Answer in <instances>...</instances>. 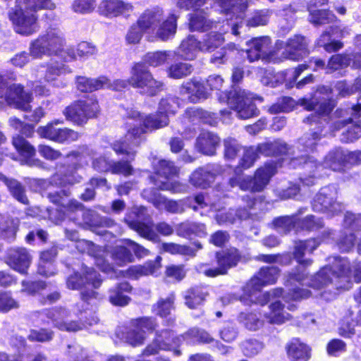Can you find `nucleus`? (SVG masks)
<instances>
[{
	"label": "nucleus",
	"instance_id": "obj_1",
	"mask_svg": "<svg viewBox=\"0 0 361 361\" xmlns=\"http://www.w3.org/2000/svg\"><path fill=\"white\" fill-rule=\"evenodd\" d=\"M179 104L174 97L162 99L159 102V111L156 114L147 116L141 115L138 111L130 109L127 112L128 118L133 119L135 123H129L123 142H116L113 145L114 150L117 154H126L133 157L135 152L134 147L138 146L143 140V135L148 130L160 128L169 124V115L175 114Z\"/></svg>",
	"mask_w": 361,
	"mask_h": 361
},
{
	"label": "nucleus",
	"instance_id": "obj_2",
	"mask_svg": "<svg viewBox=\"0 0 361 361\" xmlns=\"http://www.w3.org/2000/svg\"><path fill=\"white\" fill-rule=\"evenodd\" d=\"M355 282L361 281V262L350 265L344 258L335 257L333 266H325L308 283V286L320 289L331 285L336 290H348L351 287V277Z\"/></svg>",
	"mask_w": 361,
	"mask_h": 361
},
{
	"label": "nucleus",
	"instance_id": "obj_3",
	"mask_svg": "<svg viewBox=\"0 0 361 361\" xmlns=\"http://www.w3.org/2000/svg\"><path fill=\"white\" fill-rule=\"evenodd\" d=\"M178 17L175 11L165 17L161 8L154 7L145 10L140 15L137 25L149 35L150 41H166L176 34Z\"/></svg>",
	"mask_w": 361,
	"mask_h": 361
},
{
	"label": "nucleus",
	"instance_id": "obj_4",
	"mask_svg": "<svg viewBox=\"0 0 361 361\" xmlns=\"http://www.w3.org/2000/svg\"><path fill=\"white\" fill-rule=\"evenodd\" d=\"M51 0H25L24 8H16L9 13V18L16 31L23 35H30L38 30L37 17L33 13L41 8L53 9Z\"/></svg>",
	"mask_w": 361,
	"mask_h": 361
},
{
	"label": "nucleus",
	"instance_id": "obj_5",
	"mask_svg": "<svg viewBox=\"0 0 361 361\" xmlns=\"http://www.w3.org/2000/svg\"><path fill=\"white\" fill-rule=\"evenodd\" d=\"M321 132L322 129H319L318 131L307 133L299 139L297 147L292 150L289 162L291 167L297 168L303 165L307 171L312 173L320 166L317 160L307 154L316 149L321 139Z\"/></svg>",
	"mask_w": 361,
	"mask_h": 361
},
{
	"label": "nucleus",
	"instance_id": "obj_6",
	"mask_svg": "<svg viewBox=\"0 0 361 361\" xmlns=\"http://www.w3.org/2000/svg\"><path fill=\"white\" fill-rule=\"evenodd\" d=\"M276 169L273 163H268L259 168L253 177L235 174L229 179L231 188L239 187L242 190L252 192H262L269 183L271 178L276 173Z\"/></svg>",
	"mask_w": 361,
	"mask_h": 361
},
{
	"label": "nucleus",
	"instance_id": "obj_7",
	"mask_svg": "<svg viewBox=\"0 0 361 361\" xmlns=\"http://www.w3.org/2000/svg\"><path fill=\"white\" fill-rule=\"evenodd\" d=\"M65 44L66 40L62 32L57 28H51L31 42L30 54L36 58L43 55L63 56Z\"/></svg>",
	"mask_w": 361,
	"mask_h": 361
},
{
	"label": "nucleus",
	"instance_id": "obj_8",
	"mask_svg": "<svg viewBox=\"0 0 361 361\" xmlns=\"http://www.w3.org/2000/svg\"><path fill=\"white\" fill-rule=\"evenodd\" d=\"M219 100L221 102L227 103L236 111L240 118L247 119L258 114V110L252 102V97L245 90L235 88L228 93L221 92L219 96Z\"/></svg>",
	"mask_w": 361,
	"mask_h": 361
},
{
	"label": "nucleus",
	"instance_id": "obj_9",
	"mask_svg": "<svg viewBox=\"0 0 361 361\" xmlns=\"http://www.w3.org/2000/svg\"><path fill=\"white\" fill-rule=\"evenodd\" d=\"M129 85L148 96H154L162 89L163 83L154 78L147 67L142 63H135L131 68Z\"/></svg>",
	"mask_w": 361,
	"mask_h": 361
},
{
	"label": "nucleus",
	"instance_id": "obj_10",
	"mask_svg": "<svg viewBox=\"0 0 361 361\" xmlns=\"http://www.w3.org/2000/svg\"><path fill=\"white\" fill-rule=\"evenodd\" d=\"M0 97H4L7 103L16 109L30 111L32 94L24 90L20 84H11L7 76L0 75Z\"/></svg>",
	"mask_w": 361,
	"mask_h": 361
},
{
	"label": "nucleus",
	"instance_id": "obj_11",
	"mask_svg": "<svg viewBox=\"0 0 361 361\" xmlns=\"http://www.w3.org/2000/svg\"><path fill=\"white\" fill-rule=\"evenodd\" d=\"M154 169L157 175L164 177L166 181H157L155 185L162 190H169L172 192H183L186 190V186L176 181H171L169 178L177 176L179 169L173 163L167 160H159L154 165Z\"/></svg>",
	"mask_w": 361,
	"mask_h": 361
},
{
	"label": "nucleus",
	"instance_id": "obj_12",
	"mask_svg": "<svg viewBox=\"0 0 361 361\" xmlns=\"http://www.w3.org/2000/svg\"><path fill=\"white\" fill-rule=\"evenodd\" d=\"M307 45V40L301 35H294L286 42L281 40L276 42L277 49H284L282 58L293 61H299L308 54Z\"/></svg>",
	"mask_w": 361,
	"mask_h": 361
},
{
	"label": "nucleus",
	"instance_id": "obj_13",
	"mask_svg": "<svg viewBox=\"0 0 361 361\" xmlns=\"http://www.w3.org/2000/svg\"><path fill=\"white\" fill-rule=\"evenodd\" d=\"M336 189L329 185L321 188L312 202V208L320 212H331L333 214L341 211L342 206L336 202Z\"/></svg>",
	"mask_w": 361,
	"mask_h": 361
},
{
	"label": "nucleus",
	"instance_id": "obj_14",
	"mask_svg": "<svg viewBox=\"0 0 361 361\" xmlns=\"http://www.w3.org/2000/svg\"><path fill=\"white\" fill-rule=\"evenodd\" d=\"M42 316H46L54 326L61 331L75 332L82 329V324L68 319L70 312L65 308L59 307L46 310L42 313Z\"/></svg>",
	"mask_w": 361,
	"mask_h": 361
},
{
	"label": "nucleus",
	"instance_id": "obj_15",
	"mask_svg": "<svg viewBox=\"0 0 361 361\" xmlns=\"http://www.w3.org/2000/svg\"><path fill=\"white\" fill-rule=\"evenodd\" d=\"M218 267L206 269L204 273L208 277H216L219 275H224L227 270L237 265L240 259L238 250L231 248L228 250L219 252L216 255Z\"/></svg>",
	"mask_w": 361,
	"mask_h": 361
},
{
	"label": "nucleus",
	"instance_id": "obj_16",
	"mask_svg": "<svg viewBox=\"0 0 361 361\" xmlns=\"http://www.w3.org/2000/svg\"><path fill=\"white\" fill-rule=\"evenodd\" d=\"M231 18H227L226 20H223L224 25L220 27V32H211L205 35L204 38L201 42V51H213L217 47L221 46L224 42V38L223 37V32L228 31V27L225 28V25L231 26L232 33L235 35L239 34L238 29L241 27L243 20L237 21L236 23H230Z\"/></svg>",
	"mask_w": 361,
	"mask_h": 361
},
{
	"label": "nucleus",
	"instance_id": "obj_17",
	"mask_svg": "<svg viewBox=\"0 0 361 361\" xmlns=\"http://www.w3.org/2000/svg\"><path fill=\"white\" fill-rule=\"evenodd\" d=\"M279 276V269L276 267H266L253 276L246 284L245 290L250 294L261 291L264 286L274 283Z\"/></svg>",
	"mask_w": 361,
	"mask_h": 361
},
{
	"label": "nucleus",
	"instance_id": "obj_18",
	"mask_svg": "<svg viewBox=\"0 0 361 361\" xmlns=\"http://www.w3.org/2000/svg\"><path fill=\"white\" fill-rule=\"evenodd\" d=\"M37 133L41 137L59 143L75 141L79 137L77 132L68 128H57L54 123L39 127Z\"/></svg>",
	"mask_w": 361,
	"mask_h": 361
},
{
	"label": "nucleus",
	"instance_id": "obj_19",
	"mask_svg": "<svg viewBox=\"0 0 361 361\" xmlns=\"http://www.w3.org/2000/svg\"><path fill=\"white\" fill-rule=\"evenodd\" d=\"M180 341V338H173V334L170 331L165 330L157 335L154 341L149 344L145 350L144 354L151 355L157 354L159 350H171L176 355L180 354V350L173 349V345H176Z\"/></svg>",
	"mask_w": 361,
	"mask_h": 361
},
{
	"label": "nucleus",
	"instance_id": "obj_20",
	"mask_svg": "<svg viewBox=\"0 0 361 361\" xmlns=\"http://www.w3.org/2000/svg\"><path fill=\"white\" fill-rule=\"evenodd\" d=\"M133 9L131 4L122 0H102L97 7L99 14L108 18L129 15Z\"/></svg>",
	"mask_w": 361,
	"mask_h": 361
},
{
	"label": "nucleus",
	"instance_id": "obj_21",
	"mask_svg": "<svg viewBox=\"0 0 361 361\" xmlns=\"http://www.w3.org/2000/svg\"><path fill=\"white\" fill-rule=\"evenodd\" d=\"M101 283L99 275L92 268H85L82 276L75 273L70 276L66 281L67 287L72 290L82 288L86 284H92L94 288H97Z\"/></svg>",
	"mask_w": 361,
	"mask_h": 361
},
{
	"label": "nucleus",
	"instance_id": "obj_22",
	"mask_svg": "<svg viewBox=\"0 0 361 361\" xmlns=\"http://www.w3.org/2000/svg\"><path fill=\"white\" fill-rule=\"evenodd\" d=\"M195 12L190 17L189 27L191 30L204 32L211 29L217 28L221 23L220 20L209 19L203 9H194Z\"/></svg>",
	"mask_w": 361,
	"mask_h": 361
},
{
	"label": "nucleus",
	"instance_id": "obj_23",
	"mask_svg": "<svg viewBox=\"0 0 361 361\" xmlns=\"http://www.w3.org/2000/svg\"><path fill=\"white\" fill-rule=\"evenodd\" d=\"M39 186V190L43 197H46L52 203L57 205H64L66 198L69 197L71 192L68 190H60L55 191L53 190L54 185L51 182L46 180H35Z\"/></svg>",
	"mask_w": 361,
	"mask_h": 361
},
{
	"label": "nucleus",
	"instance_id": "obj_24",
	"mask_svg": "<svg viewBox=\"0 0 361 361\" xmlns=\"http://www.w3.org/2000/svg\"><path fill=\"white\" fill-rule=\"evenodd\" d=\"M180 92L182 95H187V98L193 103L200 99H205L209 95V92L204 83L196 79H193L180 87Z\"/></svg>",
	"mask_w": 361,
	"mask_h": 361
},
{
	"label": "nucleus",
	"instance_id": "obj_25",
	"mask_svg": "<svg viewBox=\"0 0 361 361\" xmlns=\"http://www.w3.org/2000/svg\"><path fill=\"white\" fill-rule=\"evenodd\" d=\"M8 260L12 269L25 274L31 263V256L25 248H16L10 251Z\"/></svg>",
	"mask_w": 361,
	"mask_h": 361
},
{
	"label": "nucleus",
	"instance_id": "obj_26",
	"mask_svg": "<svg viewBox=\"0 0 361 361\" xmlns=\"http://www.w3.org/2000/svg\"><path fill=\"white\" fill-rule=\"evenodd\" d=\"M152 201L154 205L159 209H166L171 213H183L185 211V207H191L193 210L197 211V207L192 206L191 204L189 203V199L173 201L159 195L155 197Z\"/></svg>",
	"mask_w": 361,
	"mask_h": 361
},
{
	"label": "nucleus",
	"instance_id": "obj_27",
	"mask_svg": "<svg viewBox=\"0 0 361 361\" xmlns=\"http://www.w3.org/2000/svg\"><path fill=\"white\" fill-rule=\"evenodd\" d=\"M271 39L268 37H263L252 39L249 43L250 48L246 51L247 57L250 62H254L260 57L267 54Z\"/></svg>",
	"mask_w": 361,
	"mask_h": 361
},
{
	"label": "nucleus",
	"instance_id": "obj_28",
	"mask_svg": "<svg viewBox=\"0 0 361 361\" xmlns=\"http://www.w3.org/2000/svg\"><path fill=\"white\" fill-rule=\"evenodd\" d=\"M219 141V137L214 133L202 132L197 138L196 148L204 154L213 155L215 154Z\"/></svg>",
	"mask_w": 361,
	"mask_h": 361
},
{
	"label": "nucleus",
	"instance_id": "obj_29",
	"mask_svg": "<svg viewBox=\"0 0 361 361\" xmlns=\"http://www.w3.org/2000/svg\"><path fill=\"white\" fill-rule=\"evenodd\" d=\"M319 245V243L315 239H310L305 241H299L295 243L294 258L302 267H308L312 264L309 259H304L305 253L312 252Z\"/></svg>",
	"mask_w": 361,
	"mask_h": 361
},
{
	"label": "nucleus",
	"instance_id": "obj_30",
	"mask_svg": "<svg viewBox=\"0 0 361 361\" xmlns=\"http://www.w3.org/2000/svg\"><path fill=\"white\" fill-rule=\"evenodd\" d=\"M298 103L307 111L316 110L319 116H325L333 109L334 106L330 101H321L315 97L302 98Z\"/></svg>",
	"mask_w": 361,
	"mask_h": 361
},
{
	"label": "nucleus",
	"instance_id": "obj_31",
	"mask_svg": "<svg viewBox=\"0 0 361 361\" xmlns=\"http://www.w3.org/2000/svg\"><path fill=\"white\" fill-rule=\"evenodd\" d=\"M109 85V80L104 76L95 79L79 76L76 80L77 88L84 92H93Z\"/></svg>",
	"mask_w": 361,
	"mask_h": 361
},
{
	"label": "nucleus",
	"instance_id": "obj_32",
	"mask_svg": "<svg viewBox=\"0 0 361 361\" xmlns=\"http://www.w3.org/2000/svg\"><path fill=\"white\" fill-rule=\"evenodd\" d=\"M323 164L324 167L334 171L341 170L347 165L346 151L338 148L329 152L325 157Z\"/></svg>",
	"mask_w": 361,
	"mask_h": 361
},
{
	"label": "nucleus",
	"instance_id": "obj_33",
	"mask_svg": "<svg viewBox=\"0 0 361 361\" xmlns=\"http://www.w3.org/2000/svg\"><path fill=\"white\" fill-rule=\"evenodd\" d=\"M288 356L294 361H307L310 349L298 339L293 340L286 347Z\"/></svg>",
	"mask_w": 361,
	"mask_h": 361
},
{
	"label": "nucleus",
	"instance_id": "obj_34",
	"mask_svg": "<svg viewBox=\"0 0 361 361\" xmlns=\"http://www.w3.org/2000/svg\"><path fill=\"white\" fill-rule=\"evenodd\" d=\"M216 173L208 168H199L190 178V183L197 188H205L215 179Z\"/></svg>",
	"mask_w": 361,
	"mask_h": 361
},
{
	"label": "nucleus",
	"instance_id": "obj_35",
	"mask_svg": "<svg viewBox=\"0 0 361 361\" xmlns=\"http://www.w3.org/2000/svg\"><path fill=\"white\" fill-rule=\"evenodd\" d=\"M270 311L264 314V317L270 324H281L290 319V314L284 310V307L279 301L271 303Z\"/></svg>",
	"mask_w": 361,
	"mask_h": 361
},
{
	"label": "nucleus",
	"instance_id": "obj_36",
	"mask_svg": "<svg viewBox=\"0 0 361 361\" xmlns=\"http://www.w3.org/2000/svg\"><path fill=\"white\" fill-rule=\"evenodd\" d=\"M132 287L127 282L119 283L111 289L109 293V301L116 306H125L128 304L130 298L123 295V292H130Z\"/></svg>",
	"mask_w": 361,
	"mask_h": 361
},
{
	"label": "nucleus",
	"instance_id": "obj_37",
	"mask_svg": "<svg viewBox=\"0 0 361 361\" xmlns=\"http://www.w3.org/2000/svg\"><path fill=\"white\" fill-rule=\"evenodd\" d=\"M198 51H201V42L197 41L194 36L190 35L183 40L178 51L182 57L186 59H192Z\"/></svg>",
	"mask_w": 361,
	"mask_h": 361
},
{
	"label": "nucleus",
	"instance_id": "obj_38",
	"mask_svg": "<svg viewBox=\"0 0 361 361\" xmlns=\"http://www.w3.org/2000/svg\"><path fill=\"white\" fill-rule=\"evenodd\" d=\"M208 294L204 288H192L187 291L185 295V303L190 309L196 308L205 300Z\"/></svg>",
	"mask_w": 361,
	"mask_h": 361
},
{
	"label": "nucleus",
	"instance_id": "obj_39",
	"mask_svg": "<svg viewBox=\"0 0 361 361\" xmlns=\"http://www.w3.org/2000/svg\"><path fill=\"white\" fill-rule=\"evenodd\" d=\"M0 181L7 186L12 195L18 201L23 204H28V199L25 194V188L18 180L9 179L0 173Z\"/></svg>",
	"mask_w": 361,
	"mask_h": 361
},
{
	"label": "nucleus",
	"instance_id": "obj_40",
	"mask_svg": "<svg viewBox=\"0 0 361 361\" xmlns=\"http://www.w3.org/2000/svg\"><path fill=\"white\" fill-rule=\"evenodd\" d=\"M130 228L137 231L141 236L152 241L158 240V235L154 232L151 225L142 223L139 220L133 221L128 219H126Z\"/></svg>",
	"mask_w": 361,
	"mask_h": 361
},
{
	"label": "nucleus",
	"instance_id": "obj_41",
	"mask_svg": "<svg viewBox=\"0 0 361 361\" xmlns=\"http://www.w3.org/2000/svg\"><path fill=\"white\" fill-rule=\"evenodd\" d=\"M160 260L161 257H158L155 262H149L143 266L131 267L128 269V274L135 279L153 274L160 267Z\"/></svg>",
	"mask_w": 361,
	"mask_h": 361
},
{
	"label": "nucleus",
	"instance_id": "obj_42",
	"mask_svg": "<svg viewBox=\"0 0 361 361\" xmlns=\"http://www.w3.org/2000/svg\"><path fill=\"white\" fill-rule=\"evenodd\" d=\"M282 289L275 288L264 293H260V291H258L253 294H250L247 291L245 290V287L244 288L245 295L247 297L248 300L252 303L259 304L261 305L267 304L271 300V298L280 297L282 295Z\"/></svg>",
	"mask_w": 361,
	"mask_h": 361
},
{
	"label": "nucleus",
	"instance_id": "obj_43",
	"mask_svg": "<svg viewBox=\"0 0 361 361\" xmlns=\"http://www.w3.org/2000/svg\"><path fill=\"white\" fill-rule=\"evenodd\" d=\"M175 296L171 294L166 298H160L153 306L152 311L161 317H166L174 309Z\"/></svg>",
	"mask_w": 361,
	"mask_h": 361
},
{
	"label": "nucleus",
	"instance_id": "obj_44",
	"mask_svg": "<svg viewBox=\"0 0 361 361\" xmlns=\"http://www.w3.org/2000/svg\"><path fill=\"white\" fill-rule=\"evenodd\" d=\"M96 52L95 46L87 42H82L78 44L75 50L74 49H67L66 54L70 59H76L77 56L80 58L89 57Z\"/></svg>",
	"mask_w": 361,
	"mask_h": 361
},
{
	"label": "nucleus",
	"instance_id": "obj_45",
	"mask_svg": "<svg viewBox=\"0 0 361 361\" xmlns=\"http://www.w3.org/2000/svg\"><path fill=\"white\" fill-rule=\"evenodd\" d=\"M82 101H79L71 106L67 107L64 111V114L67 119L78 125H81L86 122V116L85 114L82 112Z\"/></svg>",
	"mask_w": 361,
	"mask_h": 361
},
{
	"label": "nucleus",
	"instance_id": "obj_46",
	"mask_svg": "<svg viewBox=\"0 0 361 361\" xmlns=\"http://www.w3.org/2000/svg\"><path fill=\"white\" fill-rule=\"evenodd\" d=\"M309 11L310 14V21L316 25L329 23L336 19V16L329 11L313 10L310 8Z\"/></svg>",
	"mask_w": 361,
	"mask_h": 361
},
{
	"label": "nucleus",
	"instance_id": "obj_47",
	"mask_svg": "<svg viewBox=\"0 0 361 361\" xmlns=\"http://www.w3.org/2000/svg\"><path fill=\"white\" fill-rule=\"evenodd\" d=\"M56 255V250L51 249L49 250L44 251L41 253L40 259L41 262L39 266L38 272L40 275L44 276H50L54 273L49 271L47 269H50L51 267V262L54 260Z\"/></svg>",
	"mask_w": 361,
	"mask_h": 361
},
{
	"label": "nucleus",
	"instance_id": "obj_48",
	"mask_svg": "<svg viewBox=\"0 0 361 361\" xmlns=\"http://www.w3.org/2000/svg\"><path fill=\"white\" fill-rule=\"evenodd\" d=\"M192 71V66L188 63L179 62L172 64L167 70L168 76L179 79L190 75Z\"/></svg>",
	"mask_w": 361,
	"mask_h": 361
},
{
	"label": "nucleus",
	"instance_id": "obj_49",
	"mask_svg": "<svg viewBox=\"0 0 361 361\" xmlns=\"http://www.w3.org/2000/svg\"><path fill=\"white\" fill-rule=\"evenodd\" d=\"M13 145L23 157L32 158L35 155V149L25 138L18 135L13 139Z\"/></svg>",
	"mask_w": 361,
	"mask_h": 361
},
{
	"label": "nucleus",
	"instance_id": "obj_50",
	"mask_svg": "<svg viewBox=\"0 0 361 361\" xmlns=\"http://www.w3.org/2000/svg\"><path fill=\"white\" fill-rule=\"evenodd\" d=\"M238 322L246 329L255 331L262 326V322L257 314L252 312H241L238 317Z\"/></svg>",
	"mask_w": 361,
	"mask_h": 361
},
{
	"label": "nucleus",
	"instance_id": "obj_51",
	"mask_svg": "<svg viewBox=\"0 0 361 361\" xmlns=\"http://www.w3.org/2000/svg\"><path fill=\"white\" fill-rule=\"evenodd\" d=\"M169 56L165 51L149 52L144 56V61L151 66L157 67L165 63Z\"/></svg>",
	"mask_w": 361,
	"mask_h": 361
},
{
	"label": "nucleus",
	"instance_id": "obj_52",
	"mask_svg": "<svg viewBox=\"0 0 361 361\" xmlns=\"http://www.w3.org/2000/svg\"><path fill=\"white\" fill-rule=\"evenodd\" d=\"M273 224L278 232L286 233L290 231L298 222L295 216H281L276 219Z\"/></svg>",
	"mask_w": 361,
	"mask_h": 361
},
{
	"label": "nucleus",
	"instance_id": "obj_53",
	"mask_svg": "<svg viewBox=\"0 0 361 361\" xmlns=\"http://www.w3.org/2000/svg\"><path fill=\"white\" fill-rule=\"evenodd\" d=\"M111 255L118 265L131 262L133 259L130 251L124 246L115 247L111 252Z\"/></svg>",
	"mask_w": 361,
	"mask_h": 361
},
{
	"label": "nucleus",
	"instance_id": "obj_54",
	"mask_svg": "<svg viewBox=\"0 0 361 361\" xmlns=\"http://www.w3.org/2000/svg\"><path fill=\"white\" fill-rule=\"evenodd\" d=\"M224 157L227 159L232 160L235 158L238 153L241 149V146L238 141L233 138H227L224 140Z\"/></svg>",
	"mask_w": 361,
	"mask_h": 361
},
{
	"label": "nucleus",
	"instance_id": "obj_55",
	"mask_svg": "<svg viewBox=\"0 0 361 361\" xmlns=\"http://www.w3.org/2000/svg\"><path fill=\"white\" fill-rule=\"evenodd\" d=\"M161 249L171 254H181L192 256L195 255V251L191 247L176 243H163L161 245Z\"/></svg>",
	"mask_w": 361,
	"mask_h": 361
},
{
	"label": "nucleus",
	"instance_id": "obj_56",
	"mask_svg": "<svg viewBox=\"0 0 361 361\" xmlns=\"http://www.w3.org/2000/svg\"><path fill=\"white\" fill-rule=\"evenodd\" d=\"M295 105L294 100L288 97L281 98L277 103L273 104L269 108V111L272 114H277L279 112H288L291 111Z\"/></svg>",
	"mask_w": 361,
	"mask_h": 361
},
{
	"label": "nucleus",
	"instance_id": "obj_57",
	"mask_svg": "<svg viewBox=\"0 0 361 361\" xmlns=\"http://www.w3.org/2000/svg\"><path fill=\"white\" fill-rule=\"evenodd\" d=\"M19 307L18 302L8 292H0V312H7Z\"/></svg>",
	"mask_w": 361,
	"mask_h": 361
},
{
	"label": "nucleus",
	"instance_id": "obj_58",
	"mask_svg": "<svg viewBox=\"0 0 361 361\" xmlns=\"http://www.w3.org/2000/svg\"><path fill=\"white\" fill-rule=\"evenodd\" d=\"M350 63V59L346 55L336 54L331 57L329 61L326 68L329 71H334L341 68L348 66Z\"/></svg>",
	"mask_w": 361,
	"mask_h": 361
},
{
	"label": "nucleus",
	"instance_id": "obj_59",
	"mask_svg": "<svg viewBox=\"0 0 361 361\" xmlns=\"http://www.w3.org/2000/svg\"><path fill=\"white\" fill-rule=\"evenodd\" d=\"M257 157V149L255 147H250L245 150L239 162V166L243 169H247L253 165Z\"/></svg>",
	"mask_w": 361,
	"mask_h": 361
},
{
	"label": "nucleus",
	"instance_id": "obj_60",
	"mask_svg": "<svg viewBox=\"0 0 361 361\" xmlns=\"http://www.w3.org/2000/svg\"><path fill=\"white\" fill-rule=\"evenodd\" d=\"M262 348V343L257 340H247L242 343L243 352L244 355L247 357L256 355Z\"/></svg>",
	"mask_w": 361,
	"mask_h": 361
},
{
	"label": "nucleus",
	"instance_id": "obj_61",
	"mask_svg": "<svg viewBox=\"0 0 361 361\" xmlns=\"http://www.w3.org/2000/svg\"><path fill=\"white\" fill-rule=\"evenodd\" d=\"M72 7L76 13H88L94 11L96 2L95 0H75Z\"/></svg>",
	"mask_w": 361,
	"mask_h": 361
},
{
	"label": "nucleus",
	"instance_id": "obj_62",
	"mask_svg": "<svg viewBox=\"0 0 361 361\" xmlns=\"http://www.w3.org/2000/svg\"><path fill=\"white\" fill-rule=\"evenodd\" d=\"M82 177L76 173H66L63 177L60 178L59 175H55L52 177V182L59 184L61 186H66L68 185H73L80 182Z\"/></svg>",
	"mask_w": 361,
	"mask_h": 361
},
{
	"label": "nucleus",
	"instance_id": "obj_63",
	"mask_svg": "<svg viewBox=\"0 0 361 361\" xmlns=\"http://www.w3.org/2000/svg\"><path fill=\"white\" fill-rule=\"evenodd\" d=\"M82 112L85 114L86 121L90 118L97 116L99 112V105L96 99L90 98L86 100L82 101Z\"/></svg>",
	"mask_w": 361,
	"mask_h": 361
},
{
	"label": "nucleus",
	"instance_id": "obj_64",
	"mask_svg": "<svg viewBox=\"0 0 361 361\" xmlns=\"http://www.w3.org/2000/svg\"><path fill=\"white\" fill-rule=\"evenodd\" d=\"M238 331L234 324L228 322L224 324V327L220 331L221 338L226 342H231L234 341Z\"/></svg>",
	"mask_w": 361,
	"mask_h": 361
}]
</instances>
